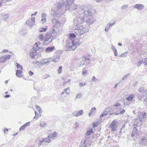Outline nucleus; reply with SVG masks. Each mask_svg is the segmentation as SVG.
Masks as SVG:
<instances>
[{
  "label": "nucleus",
  "mask_w": 147,
  "mask_h": 147,
  "mask_svg": "<svg viewBox=\"0 0 147 147\" xmlns=\"http://www.w3.org/2000/svg\"><path fill=\"white\" fill-rule=\"evenodd\" d=\"M84 14L81 13L83 11L82 10L80 11L79 14L81 15L80 18L78 17H76L73 20L74 27L75 29L74 32L78 36H80L84 34L85 33L88 32L89 30L88 28L84 27L81 24L84 22V20L86 18L87 16L91 14V13L87 9L86 10Z\"/></svg>",
  "instance_id": "1"
},
{
  "label": "nucleus",
  "mask_w": 147,
  "mask_h": 147,
  "mask_svg": "<svg viewBox=\"0 0 147 147\" xmlns=\"http://www.w3.org/2000/svg\"><path fill=\"white\" fill-rule=\"evenodd\" d=\"M74 0H66L64 3V0H60L57 3V7L59 9L65 5L66 10H75L77 9L79 7L77 5L74 3Z\"/></svg>",
  "instance_id": "2"
},
{
  "label": "nucleus",
  "mask_w": 147,
  "mask_h": 147,
  "mask_svg": "<svg viewBox=\"0 0 147 147\" xmlns=\"http://www.w3.org/2000/svg\"><path fill=\"white\" fill-rule=\"evenodd\" d=\"M86 9L89 10V11L91 13V14L88 16L84 20V22H86L87 24L89 25L92 24L94 22L95 20L91 16L92 15V11L86 6L82 5L80 7V8L78 7L77 9V14L76 15L77 16L76 17H78L79 18H80V16H81V15L79 14L80 13L79 12L80 11H81V10H82L83 11L82 12V13L83 14V13L84 14V13L83 12L85 11H86L87 10H86ZM82 15H83V14Z\"/></svg>",
  "instance_id": "3"
},
{
  "label": "nucleus",
  "mask_w": 147,
  "mask_h": 147,
  "mask_svg": "<svg viewBox=\"0 0 147 147\" xmlns=\"http://www.w3.org/2000/svg\"><path fill=\"white\" fill-rule=\"evenodd\" d=\"M55 30L54 29H53L52 30L49 32H47L46 34V37L45 38L44 42H47L48 43L51 42L54 38L55 39V37L59 34L55 32Z\"/></svg>",
  "instance_id": "4"
},
{
  "label": "nucleus",
  "mask_w": 147,
  "mask_h": 147,
  "mask_svg": "<svg viewBox=\"0 0 147 147\" xmlns=\"http://www.w3.org/2000/svg\"><path fill=\"white\" fill-rule=\"evenodd\" d=\"M52 22L53 27V29H54L55 30V32H57V33L59 34L61 30L59 28L62 25V24L55 18L52 20Z\"/></svg>",
  "instance_id": "5"
},
{
  "label": "nucleus",
  "mask_w": 147,
  "mask_h": 147,
  "mask_svg": "<svg viewBox=\"0 0 147 147\" xmlns=\"http://www.w3.org/2000/svg\"><path fill=\"white\" fill-rule=\"evenodd\" d=\"M118 127V123L116 120H113L110 125L109 127L111 128V132L116 131Z\"/></svg>",
  "instance_id": "6"
},
{
  "label": "nucleus",
  "mask_w": 147,
  "mask_h": 147,
  "mask_svg": "<svg viewBox=\"0 0 147 147\" xmlns=\"http://www.w3.org/2000/svg\"><path fill=\"white\" fill-rule=\"evenodd\" d=\"M66 51H69L70 50H74L75 49H73L72 48L73 47V44L72 41L68 40L66 41Z\"/></svg>",
  "instance_id": "7"
},
{
  "label": "nucleus",
  "mask_w": 147,
  "mask_h": 147,
  "mask_svg": "<svg viewBox=\"0 0 147 147\" xmlns=\"http://www.w3.org/2000/svg\"><path fill=\"white\" fill-rule=\"evenodd\" d=\"M11 57V55L9 54L1 57H0V63H4L7 61L9 60Z\"/></svg>",
  "instance_id": "8"
},
{
  "label": "nucleus",
  "mask_w": 147,
  "mask_h": 147,
  "mask_svg": "<svg viewBox=\"0 0 147 147\" xmlns=\"http://www.w3.org/2000/svg\"><path fill=\"white\" fill-rule=\"evenodd\" d=\"M60 12L57 8H52L51 11V14L53 15L54 18L60 15Z\"/></svg>",
  "instance_id": "9"
},
{
  "label": "nucleus",
  "mask_w": 147,
  "mask_h": 147,
  "mask_svg": "<svg viewBox=\"0 0 147 147\" xmlns=\"http://www.w3.org/2000/svg\"><path fill=\"white\" fill-rule=\"evenodd\" d=\"M35 19L34 17H32L30 19L28 20L26 22V24L30 26H32L35 23Z\"/></svg>",
  "instance_id": "10"
},
{
  "label": "nucleus",
  "mask_w": 147,
  "mask_h": 147,
  "mask_svg": "<svg viewBox=\"0 0 147 147\" xmlns=\"http://www.w3.org/2000/svg\"><path fill=\"white\" fill-rule=\"evenodd\" d=\"M51 61V59L50 58L42 59L41 60V65H47L50 64Z\"/></svg>",
  "instance_id": "11"
},
{
  "label": "nucleus",
  "mask_w": 147,
  "mask_h": 147,
  "mask_svg": "<svg viewBox=\"0 0 147 147\" xmlns=\"http://www.w3.org/2000/svg\"><path fill=\"white\" fill-rule=\"evenodd\" d=\"M145 136L146 138L144 137L139 141V144L140 145L145 146L147 144V133L146 134Z\"/></svg>",
  "instance_id": "12"
},
{
  "label": "nucleus",
  "mask_w": 147,
  "mask_h": 147,
  "mask_svg": "<svg viewBox=\"0 0 147 147\" xmlns=\"http://www.w3.org/2000/svg\"><path fill=\"white\" fill-rule=\"evenodd\" d=\"M73 44V47L72 48L73 49H75L77 45H79L82 42L80 41L79 39H77L72 40Z\"/></svg>",
  "instance_id": "13"
},
{
  "label": "nucleus",
  "mask_w": 147,
  "mask_h": 147,
  "mask_svg": "<svg viewBox=\"0 0 147 147\" xmlns=\"http://www.w3.org/2000/svg\"><path fill=\"white\" fill-rule=\"evenodd\" d=\"M139 134L138 129L136 128H134L131 136L132 138H135Z\"/></svg>",
  "instance_id": "14"
},
{
  "label": "nucleus",
  "mask_w": 147,
  "mask_h": 147,
  "mask_svg": "<svg viewBox=\"0 0 147 147\" xmlns=\"http://www.w3.org/2000/svg\"><path fill=\"white\" fill-rule=\"evenodd\" d=\"M115 23V21H113V22L112 23H110V22L106 26L105 30V31L106 32H107L109 30L110 28L114 25Z\"/></svg>",
  "instance_id": "15"
},
{
  "label": "nucleus",
  "mask_w": 147,
  "mask_h": 147,
  "mask_svg": "<svg viewBox=\"0 0 147 147\" xmlns=\"http://www.w3.org/2000/svg\"><path fill=\"white\" fill-rule=\"evenodd\" d=\"M133 6L135 8L138 10L142 9L144 7V6L141 4H136Z\"/></svg>",
  "instance_id": "16"
},
{
  "label": "nucleus",
  "mask_w": 147,
  "mask_h": 147,
  "mask_svg": "<svg viewBox=\"0 0 147 147\" xmlns=\"http://www.w3.org/2000/svg\"><path fill=\"white\" fill-rule=\"evenodd\" d=\"M55 50L56 49H55V46L49 47L46 48L45 51L47 53H49Z\"/></svg>",
  "instance_id": "17"
},
{
  "label": "nucleus",
  "mask_w": 147,
  "mask_h": 147,
  "mask_svg": "<svg viewBox=\"0 0 147 147\" xmlns=\"http://www.w3.org/2000/svg\"><path fill=\"white\" fill-rule=\"evenodd\" d=\"M138 116L140 120L146 117V113L144 112H139Z\"/></svg>",
  "instance_id": "18"
},
{
  "label": "nucleus",
  "mask_w": 147,
  "mask_h": 147,
  "mask_svg": "<svg viewBox=\"0 0 147 147\" xmlns=\"http://www.w3.org/2000/svg\"><path fill=\"white\" fill-rule=\"evenodd\" d=\"M47 16V15L44 13L42 14L41 16L42 19L41 20V22L43 24L47 22V19L46 18Z\"/></svg>",
  "instance_id": "19"
},
{
  "label": "nucleus",
  "mask_w": 147,
  "mask_h": 147,
  "mask_svg": "<svg viewBox=\"0 0 147 147\" xmlns=\"http://www.w3.org/2000/svg\"><path fill=\"white\" fill-rule=\"evenodd\" d=\"M110 108H108L106 109V111L103 112L100 115V118H102L105 116L107 115L109 112L110 111Z\"/></svg>",
  "instance_id": "20"
},
{
  "label": "nucleus",
  "mask_w": 147,
  "mask_h": 147,
  "mask_svg": "<svg viewBox=\"0 0 147 147\" xmlns=\"http://www.w3.org/2000/svg\"><path fill=\"white\" fill-rule=\"evenodd\" d=\"M36 53V51L33 49L30 50V54L32 58H34V57L37 54Z\"/></svg>",
  "instance_id": "21"
},
{
  "label": "nucleus",
  "mask_w": 147,
  "mask_h": 147,
  "mask_svg": "<svg viewBox=\"0 0 147 147\" xmlns=\"http://www.w3.org/2000/svg\"><path fill=\"white\" fill-rule=\"evenodd\" d=\"M134 96V94H129V96L126 98V100L129 101L130 102L133 99Z\"/></svg>",
  "instance_id": "22"
},
{
  "label": "nucleus",
  "mask_w": 147,
  "mask_h": 147,
  "mask_svg": "<svg viewBox=\"0 0 147 147\" xmlns=\"http://www.w3.org/2000/svg\"><path fill=\"white\" fill-rule=\"evenodd\" d=\"M94 132L92 129L91 128H90L86 132V136H89L91 135L92 133Z\"/></svg>",
  "instance_id": "23"
},
{
  "label": "nucleus",
  "mask_w": 147,
  "mask_h": 147,
  "mask_svg": "<svg viewBox=\"0 0 147 147\" xmlns=\"http://www.w3.org/2000/svg\"><path fill=\"white\" fill-rule=\"evenodd\" d=\"M89 138V137H86V140H84V141H82L81 142L80 145V147H82L83 146H85V145L86 144L85 142H86V140H87V139H88Z\"/></svg>",
  "instance_id": "24"
},
{
  "label": "nucleus",
  "mask_w": 147,
  "mask_h": 147,
  "mask_svg": "<svg viewBox=\"0 0 147 147\" xmlns=\"http://www.w3.org/2000/svg\"><path fill=\"white\" fill-rule=\"evenodd\" d=\"M137 97L139 100H141L142 97L144 98V95L143 94L141 93H139L138 94Z\"/></svg>",
  "instance_id": "25"
},
{
  "label": "nucleus",
  "mask_w": 147,
  "mask_h": 147,
  "mask_svg": "<svg viewBox=\"0 0 147 147\" xmlns=\"http://www.w3.org/2000/svg\"><path fill=\"white\" fill-rule=\"evenodd\" d=\"M22 72V70H18L16 71V75L18 77H21V75Z\"/></svg>",
  "instance_id": "26"
},
{
  "label": "nucleus",
  "mask_w": 147,
  "mask_h": 147,
  "mask_svg": "<svg viewBox=\"0 0 147 147\" xmlns=\"http://www.w3.org/2000/svg\"><path fill=\"white\" fill-rule=\"evenodd\" d=\"M2 16L3 17L4 20L5 21H6L7 19L9 18V16L8 14H2Z\"/></svg>",
  "instance_id": "27"
},
{
  "label": "nucleus",
  "mask_w": 147,
  "mask_h": 147,
  "mask_svg": "<svg viewBox=\"0 0 147 147\" xmlns=\"http://www.w3.org/2000/svg\"><path fill=\"white\" fill-rule=\"evenodd\" d=\"M111 49L113 51L114 53V55L115 56H117V49L115 48V47L113 46L112 45L111 47Z\"/></svg>",
  "instance_id": "28"
},
{
  "label": "nucleus",
  "mask_w": 147,
  "mask_h": 147,
  "mask_svg": "<svg viewBox=\"0 0 147 147\" xmlns=\"http://www.w3.org/2000/svg\"><path fill=\"white\" fill-rule=\"evenodd\" d=\"M130 73H129L126 75H125L124 76L123 78L121 80V81L122 82V81H123L124 80H126L127 78H128L129 76H130Z\"/></svg>",
  "instance_id": "29"
},
{
  "label": "nucleus",
  "mask_w": 147,
  "mask_h": 147,
  "mask_svg": "<svg viewBox=\"0 0 147 147\" xmlns=\"http://www.w3.org/2000/svg\"><path fill=\"white\" fill-rule=\"evenodd\" d=\"M34 46H34L33 48V49L36 51V52H37V51H39L41 48L40 47H39L37 45H34Z\"/></svg>",
  "instance_id": "30"
},
{
  "label": "nucleus",
  "mask_w": 147,
  "mask_h": 147,
  "mask_svg": "<svg viewBox=\"0 0 147 147\" xmlns=\"http://www.w3.org/2000/svg\"><path fill=\"white\" fill-rule=\"evenodd\" d=\"M39 39L41 41L45 40V38L43 35L42 34H40L38 36Z\"/></svg>",
  "instance_id": "31"
},
{
  "label": "nucleus",
  "mask_w": 147,
  "mask_h": 147,
  "mask_svg": "<svg viewBox=\"0 0 147 147\" xmlns=\"http://www.w3.org/2000/svg\"><path fill=\"white\" fill-rule=\"evenodd\" d=\"M47 124L45 122H41L40 124V125L42 128H44L47 125Z\"/></svg>",
  "instance_id": "32"
},
{
  "label": "nucleus",
  "mask_w": 147,
  "mask_h": 147,
  "mask_svg": "<svg viewBox=\"0 0 147 147\" xmlns=\"http://www.w3.org/2000/svg\"><path fill=\"white\" fill-rule=\"evenodd\" d=\"M59 56H56L55 58L53 60V61L55 62H57L59 61Z\"/></svg>",
  "instance_id": "33"
},
{
  "label": "nucleus",
  "mask_w": 147,
  "mask_h": 147,
  "mask_svg": "<svg viewBox=\"0 0 147 147\" xmlns=\"http://www.w3.org/2000/svg\"><path fill=\"white\" fill-rule=\"evenodd\" d=\"M82 75H86L87 74H88V72L87 70H86L85 68H84L82 70Z\"/></svg>",
  "instance_id": "34"
},
{
  "label": "nucleus",
  "mask_w": 147,
  "mask_h": 147,
  "mask_svg": "<svg viewBox=\"0 0 147 147\" xmlns=\"http://www.w3.org/2000/svg\"><path fill=\"white\" fill-rule=\"evenodd\" d=\"M44 142L49 143L51 142V140L49 138H43Z\"/></svg>",
  "instance_id": "35"
},
{
  "label": "nucleus",
  "mask_w": 147,
  "mask_h": 147,
  "mask_svg": "<svg viewBox=\"0 0 147 147\" xmlns=\"http://www.w3.org/2000/svg\"><path fill=\"white\" fill-rule=\"evenodd\" d=\"M70 88L67 87V88H65L64 89L63 91L65 92L66 93L68 94L70 92Z\"/></svg>",
  "instance_id": "36"
},
{
  "label": "nucleus",
  "mask_w": 147,
  "mask_h": 147,
  "mask_svg": "<svg viewBox=\"0 0 147 147\" xmlns=\"http://www.w3.org/2000/svg\"><path fill=\"white\" fill-rule=\"evenodd\" d=\"M128 52L126 51L123 53L119 55V56L120 57H127V54Z\"/></svg>",
  "instance_id": "37"
},
{
  "label": "nucleus",
  "mask_w": 147,
  "mask_h": 147,
  "mask_svg": "<svg viewBox=\"0 0 147 147\" xmlns=\"http://www.w3.org/2000/svg\"><path fill=\"white\" fill-rule=\"evenodd\" d=\"M77 114L78 115V117L79 116H81L83 114V111L82 110H80L79 111L77 112Z\"/></svg>",
  "instance_id": "38"
},
{
  "label": "nucleus",
  "mask_w": 147,
  "mask_h": 147,
  "mask_svg": "<svg viewBox=\"0 0 147 147\" xmlns=\"http://www.w3.org/2000/svg\"><path fill=\"white\" fill-rule=\"evenodd\" d=\"M76 37V35L74 34L73 33H71L69 34V37L70 39L72 38H74Z\"/></svg>",
  "instance_id": "39"
},
{
  "label": "nucleus",
  "mask_w": 147,
  "mask_h": 147,
  "mask_svg": "<svg viewBox=\"0 0 147 147\" xmlns=\"http://www.w3.org/2000/svg\"><path fill=\"white\" fill-rule=\"evenodd\" d=\"M16 66L17 68L18 69H20V70H22V67L18 63H16Z\"/></svg>",
  "instance_id": "40"
},
{
  "label": "nucleus",
  "mask_w": 147,
  "mask_h": 147,
  "mask_svg": "<svg viewBox=\"0 0 147 147\" xmlns=\"http://www.w3.org/2000/svg\"><path fill=\"white\" fill-rule=\"evenodd\" d=\"M99 122L97 121V122H94L93 123V128L96 127L98 126L99 124Z\"/></svg>",
  "instance_id": "41"
},
{
  "label": "nucleus",
  "mask_w": 147,
  "mask_h": 147,
  "mask_svg": "<svg viewBox=\"0 0 147 147\" xmlns=\"http://www.w3.org/2000/svg\"><path fill=\"white\" fill-rule=\"evenodd\" d=\"M96 109V108L95 107H93L92 108L89 113L88 114L89 116H90V115L92 114L94 111Z\"/></svg>",
  "instance_id": "42"
},
{
  "label": "nucleus",
  "mask_w": 147,
  "mask_h": 147,
  "mask_svg": "<svg viewBox=\"0 0 147 147\" xmlns=\"http://www.w3.org/2000/svg\"><path fill=\"white\" fill-rule=\"evenodd\" d=\"M47 28H40L39 30L40 32H45L46 31Z\"/></svg>",
  "instance_id": "43"
},
{
  "label": "nucleus",
  "mask_w": 147,
  "mask_h": 147,
  "mask_svg": "<svg viewBox=\"0 0 147 147\" xmlns=\"http://www.w3.org/2000/svg\"><path fill=\"white\" fill-rule=\"evenodd\" d=\"M125 124H126V123H125L122 126L121 128L120 129V131L119 134V135H120V136H121V134L122 130H123V129H124L125 127Z\"/></svg>",
  "instance_id": "44"
},
{
  "label": "nucleus",
  "mask_w": 147,
  "mask_h": 147,
  "mask_svg": "<svg viewBox=\"0 0 147 147\" xmlns=\"http://www.w3.org/2000/svg\"><path fill=\"white\" fill-rule=\"evenodd\" d=\"M62 66H60L59 67L58 69L57 70V73L59 74H60L61 73L62 69Z\"/></svg>",
  "instance_id": "45"
},
{
  "label": "nucleus",
  "mask_w": 147,
  "mask_h": 147,
  "mask_svg": "<svg viewBox=\"0 0 147 147\" xmlns=\"http://www.w3.org/2000/svg\"><path fill=\"white\" fill-rule=\"evenodd\" d=\"M143 94L144 95V96H146V98H144V99H146L147 98V90H144V91L143 92Z\"/></svg>",
  "instance_id": "46"
},
{
  "label": "nucleus",
  "mask_w": 147,
  "mask_h": 147,
  "mask_svg": "<svg viewBox=\"0 0 147 147\" xmlns=\"http://www.w3.org/2000/svg\"><path fill=\"white\" fill-rule=\"evenodd\" d=\"M144 88L143 87H141L139 89V91L140 92L139 93H141L143 94V92L144 91Z\"/></svg>",
  "instance_id": "47"
},
{
  "label": "nucleus",
  "mask_w": 147,
  "mask_h": 147,
  "mask_svg": "<svg viewBox=\"0 0 147 147\" xmlns=\"http://www.w3.org/2000/svg\"><path fill=\"white\" fill-rule=\"evenodd\" d=\"M82 96V94L81 93H79L78 94L76 97V99L75 100H76V99L77 98H80Z\"/></svg>",
  "instance_id": "48"
},
{
  "label": "nucleus",
  "mask_w": 147,
  "mask_h": 147,
  "mask_svg": "<svg viewBox=\"0 0 147 147\" xmlns=\"http://www.w3.org/2000/svg\"><path fill=\"white\" fill-rule=\"evenodd\" d=\"M36 108L38 110V112L40 114L42 113V111L41 109L39 106H37L36 107Z\"/></svg>",
  "instance_id": "49"
},
{
  "label": "nucleus",
  "mask_w": 147,
  "mask_h": 147,
  "mask_svg": "<svg viewBox=\"0 0 147 147\" xmlns=\"http://www.w3.org/2000/svg\"><path fill=\"white\" fill-rule=\"evenodd\" d=\"M128 7V5H123L121 7V8L122 9H126V8H127Z\"/></svg>",
  "instance_id": "50"
},
{
  "label": "nucleus",
  "mask_w": 147,
  "mask_h": 147,
  "mask_svg": "<svg viewBox=\"0 0 147 147\" xmlns=\"http://www.w3.org/2000/svg\"><path fill=\"white\" fill-rule=\"evenodd\" d=\"M35 116L34 117V119H37L38 118V114L36 111L35 112Z\"/></svg>",
  "instance_id": "51"
},
{
  "label": "nucleus",
  "mask_w": 147,
  "mask_h": 147,
  "mask_svg": "<svg viewBox=\"0 0 147 147\" xmlns=\"http://www.w3.org/2000/svg\"><path fill=\"white\" fill-rule=\"evenodd\" d=\"M53 138H55L57 137L58 136V134L57 132H55L53 134H52Z\"/></svg>",
  "instance_id": "52"
},
{
  "label": "nucleus",
  "mask_w": 147,
  "mask_h": 147,
  "mask_svg": "<svg viewBox=\"0 0 147 147\" xmlns=\"http://www.w3.org/2000/svg\"><path fill=\"white\" fill-rule=\"evenodd\" d=\"M144 63V60H141L140 61L139 63L137 64V67L140 66L142 63Z\"/></svg>",
  "instance_id": "53"
},
{
  "label": "nucleus",
  "mask_w": 147,
  "mask_h": 147,
  "mask_svg": "<svg viewBox=\"0 0 147 147\" xmlns=\"http://www.w3.org/2000/svg\"><path fill=\"white\" fill-rule=\"evenodd\" d=\"M79 126L78 123L77 122H76L75 123V127L74 128L75 129L77 128Z\"/></svg>",
  "instance_id": "54"
},
{
  "label": "nucleus",
  "mask_w": 147,
  "mask_h": 147,
  "mask_svg": "<svg viewBox=\"0 0 147 147\" xmlns=\"http://www.w3.org/2000/svg\"><path fill=\"white\" fill-rule=\"evenodd\" d=\"M72 115L75 117H78L77 112L76 111H75L73 112L72 113Z\"/></svg>",
  "instance_id": "55"
},
{
  "label": "nucleus",
  "mask_w": 147,
  "mask_h": 147,
  "mask_svg": "<svg viewBox=\"0 0 147 147\" xmlns=\"http://www.w3.org/2000/svg\"><path fill=\"white\" fill-rule=\"evenodd\" d=\"M92 81L96 82V81H98V80L94 76H93L92 79Z\"/></svg>",
  "instance_id": "56"
},
{
  "label": "nucleus",
  "mask_w": 147,
  "mask_h": 147,
  "mask_svg": "<svg viewBox=\"0 0 147 147\" xmlns=\"http://www.w3.org/2000/svg\"><path fill=\"white\" fill-rule=\"evenodd\" d=\"M34 63L38 64V65H41V61H36L34 62Z\"/></svg>",
  "instance_id": "57"
},
{
  "label": "nucleus",
  "mask_w": 147,
  "mask_h": 147,
  "mask_svg": "<svg viewBox=\"0 0 147 147\" xmlns=\"http://www.w3.org/2000/svg\"><path fill=\"white\" fill-rule=\"evenodd\" d=\"M120 111L119 114H122L123 113H125V110L124 109H123L122 110H121V109H120Z\"/></svg>",
  "instance_id": "58"
},
{
  "label": "nucleus",
  "mask_w": 147,
  "mask_h": 147,
  "mask_svg": "<svg viewBox=\"0 0 147 147\" xmlns=\"http://www.w3.org/2000/svg\"><path fill=\"white\" fill-rule=\"evenodd\" d=\"M26 127L24 126V125H23L22 126L20 129V131L23 130Z\"/></svg>",
  "instance_id": "59"
},
{
  "label": "nucleus",
  "mask_w": 147,
  "mask_h": 147,
  "mask_svg": "<svg viewBox=\"0 0 147 147\" xmlns=\"http://www.w3.org/2000/svg\"><path fill=\"white\" fill-rule=\"evenodd\" d=\"M137 124L138 123L136 122H135L134 123V128H136V127L137 126Z\"/></svg>",
  "instance_id": "60"
},
{
  "label": "nucleus",
  "mask_w": 147,
  "mask_h": 147,
  "mask_svg": "<svg viewBox=\"0 0 147 147\" xmlns=\"http://www.w3.org/2000/svg\"><path fill=\"white\" fill-rule=\"evenodd\" d=\"M121 105L120 103H117L115 105H114V106L116 107H119Z\"/></svg>",
  "instance_id": "61"
},
{
  "label": "nucleus",
  "mask_w": 147,
  "mask_h": 147,
  "mask_svg": "<svg viewBox=\"0 0 147 147\" xmlns=\"http://www.w3.org/2000/svg\"><path fill=\"white\" fill-rule=\"evenodd\" d=\"M30 123V122H28L24 124L23 125L26 127V126H28V125Z\"/></svg>",
  "instance_id": "62"
},
{
  "label": "nucleus",
  "mask_w": 147,
  "mask_h": 147,
  "mask_svg": "<svg viewBox=\"0 0 147 147\" xmlns=\"http://www.w3.org/2000/svg\"><path fill=\"white\" fill-rule=\"evenodd\" d=\"M29 74L30 76H32L34 74V73L32 72L31 71H29Z\"/></svg>",
  "instance_id": "63"
},
{
  "label": "nucleus",
  "mask_w": 147,
  "mask_h": 147,
  "mask_svg": "<svg viewBox=\"0 0 147 147\" xmlns=\"http://www.w3.org/2000/svg\"><path fill=\"white\" fill-rule=\"evenodd\" d=\"M144 63H145V65H147V58H146L144 60Z\"/></svg>",
  "instance_id": "64"
}]
</instances>
